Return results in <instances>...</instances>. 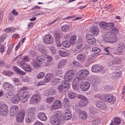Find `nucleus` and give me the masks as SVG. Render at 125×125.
Wrapping results in <instances>:
<instances>
[{
	"label": "nucleus",
	"instance_id": "09e8293b",
	"mask_svg": "<svg viewBox=\"0 0 125 125\" xmlns=\"http://www.w3.org/2000/svg\"><path fill=\"white\" fill-rule=\"evenodd\" d=\"M50 75V74H47L46 75L44 79L43 80L45 83L48 82L51 79Z\"/></svg>",
	"mask_w": 125,
	"mask_h": 125
},
{
	"label": "nucleus",
	"instance_id": "79ce46f5",
	"mask_svg": "<svg viewBox=\"0 0 125 125\" xmlns=\"http://www.w3.org/2000/svg\"><path fill=\"white\" fill-rule=\"evenodd\" d=\"M76 35H74L71 37V44L73 45L76 42Z\"/></svg>",
	"mask_w": 125,
	"mask_h": 125
},
{
	"label": "nucleus",
	"instance_id": "423d86ee",
	"mask_svg": "<svg viewBox=\"0 0 125 125\" xmlns=\"http://www.w3.org/2000/svg\"><path fill=\"white\" fill-rule=\"evenodd\" d=\"M17 63L19 66L24 70L28 72H31V70L30 66L27 64L23 61H18Z\"/></svg>",
	"mask_w": 125,
	"mask_h": 125
},
{
	"label": "nucleus",
	"instance_id": "49530a36",
	"mask_svg": "<svg viewBox=\"0 0 125 125\" xmlns=\"http://www.w3.org/2000/svg\"><path fill=\"white\" fill-rule=\"evenodd\" d=\"M89 111L90 113L95 115L97 113V109L94 107H91L89 108Z\"/></svg>",
	"mask_w": 125,
	"mask_h": 125
},
{
	"label": "nucleus",
	"instance_id": "c9c22d12",
	"mask_svg": "<svg viewBox=\"0 0 125 125\" xmlns=\"http://www.w3.org/2000/svg\"><path fill=\"white\" fill-rule=\"evenodd\" d=\"M59 52L60 55L62 57H65L69 55V54L67 52L62 50H60Z\"/></svg>",
	"mask_w": 125,
	"mask_h": 125
},
{
	"label": "nucleus",
	"instance_id": "37998d69",
	"mask_svg": "<svg viewBox=\"0 0 125 125\" xmlns=\"http://www.w3.org/2000/svg\"><path fill=\"white\" fill-rule=\"evenodd\" d=\"M63 36V34L61 32H59L55 34L54 38L55 40H58Z\"/></svg>",
	"mask_w": 125,
	"mask_h": 125
},
{
	"label": "nucleus",
	"instance_id": "f704fd0d",
	"mask_svg": "<svg viewBox=\"0 0 125 125\" xmlns=\"http://www.w3.org/2000/svg\"><path fill=\"white\" fill-rule=\"evenodd\" d=\"M61 30L62 31L65 32L70 30L69 26L68 25H64L61 27Z\"/></svg>",
	"mask_w": 125,
	"mask_h": 125
},
{
	"label": "nucleus",
	"instance_id": "412c9836",
	"mask_svg": "<svg viewBox=\"0 0 125 125\" xmlns=\"http://www.w3.org/2000/svg\"><path fill=\"white\" fill-rule=\"evenodd\" d=\"M117 40V38L116 35L113 32H111L109 42L113 43L115 42Z\"/></svg>",
	"mask_w": 125,
	"mask_h": 125
},
{
	"label": "nucleus",
	"instance_id": "e433bc0d",
	"mask_svg": "<svg viewBox=\"0 0 125 125\" xmlns=\"http://www.w3.org/2000/svg\"><path fill=\"white\" fill-rule=\"evenodd\" d=\"M62 44L64 47L68 48L70 46V42L67 41H63L62 42Z\"/></svg>",
	"mask_w": 125,
	"mask_h": 125
},
{
	"label": "nucleus",
	"instance_id": "4468645a",
	"mask_svg": "<svg viewBox=\"0 0 125 125\" xmlns=\"http://www.w3.org/2000/svg\"><path fill=\"white\" fill-rule=\"evenodd\" d=\"M25 115V111L23 110L20 111L16 117L18 122H21L23 119Z\"/></svg>",
	"mask_w": 125,
	"mask_h": 125
},
{
	"label": "nucleus",
	"instance_id": "4d7b16f0",
	"mask_svg": "<svg viewBox=\"0 0 125 125\" xmlns=\"http://www.w3.org/2000/svg\"><path fill=\"white\" fill-rule=\"evenodd\" d=\"M56 92L53 89H52L49 90L48 92V94L50 95H54L55 94Z\"/></svg>",
	"mask_w": 125,
	"mask_h": 125
},
{
	"label": "nucleus",
	"instance_id": "680f3d73",
	"mask_svg": "<svg viewBox=\"0 0 125 125\" xmlns=\"http://www.w3.org/2000/svg\"><path fill=\"white\" fill-rule=\"evenodd\" d=\"M44 73L43 72H41L39 73L37 75V77L39 79L42 78L44 76Z\"/></svg>",
	"mask_w": 125,
	"mask_h": 125
},
{
	"label": "nucleus",
	"instance_id": "f03ea898",
	"mask_svg": "<svg viewBox=\"0 0 125 125\" xmlns=\"http://www.w3.org/2000/svg\"><path fill=\"white\" fill-rule=\"evenodd\" d=\"M59 113L58 112L56 115L52 116L50 119V123L52 125H59L63 123L62 120L61 119Z\"/></svg>",
	"mask_w": 125,
	"mask_h": 125
},
{
	"label": "nucleus",
	"instance_id": "a211bd4d",
	"mask_svg": "<svg viewBox=\"0 0 125 125\" xmlns=\"http://www.w3.org/2000/svg\"><path fill=\"white\" fill-rule=\"evenodd\" d=\"M100 80L98 79L97 76H94L92 77L91 79L90 80V83L93 86H95L97 84L100 83Z\"/></svg>",
	"mask_w": 125,
	"mask_h": 125
},
{
	"label": "nucleus",
	"instance_id": "603ef678",
	"mask_svg": "<svg viewBox=\"0 0 125 125\" xmlns=\"http://www.w3.org/2000/svg\"><path fill=\"white\" fill-rule=\"evenodd\" d=\"M120 60L118 58H115L114 61L112 62V64L114 65L116 64H119L120 62Z\"/></svg>",
	"mask_w": 125,
	"mask_h": 125
},
{
	"label": "nucleus",
	"instance_id": "bb28decb",
	"mask_svg": "<svg viewBox=\"0 0 125 125\" xmlns=\"http://www.w3.org/2000/svg\"><path fill=\"white\" fill-rule=\"evenodd\" d=\"M3 87L5 90H8L11 89L14 86L12 84L8 82H5L3 84Z\"/></svg>",
	"mask_w": 125,
	"mask_h": 125
},
{
	"label": "nucleus",
	"instance_id": "052dcab7",
	"mask_svg": "<svg viewBox=\"0 0 125 125\" xmlns=\"http://www.w3.org/2000/svg\"><path fill=\"white\" fill-rule=\"evenodd\" d=\"M121 75V74L120 72H118L117 73L115 74L114 75H113V77L115 78V79L117 78L118 77H120Z\"/></svg>",
	"mask_w": 125,
	"mask_h": 125
},
{
	"label": "nucleus",
	"instance_id": "39448f33",
	"mask_svg": "<svg viewBox=\"0 0 125 125\" xmlns=\"http://www.w3.org/2000/svg\"><path fill=\"white\" fill-rule=\"evenodd\" d=\"M8 112V108L6 105L4 104H0V115L6 116Z\"/></svg>",
	"mask_w": 125,
	"mask_h": 125
},
{
	"label": "nucleus",
	"instance_id": "69168bd1",
	"mask_svg": "<svg viewBox=\"0 0 125 125\" xmlns=\"http://www.w3.org/2000/svg\"><path fill=\"white\" fill-rule=\"evenodd\" d=\"M55 41L57 47H60L62 46L61 42L59 40H55Z\"/></svg>",
	"mask_w": 125,
	"mask_h": 125
},
{
	"label": "nucleus",
	"instance_id": "ea45409f",
	"mask_svg": "<svg viewBox=\"0 0 125 125\" xmlns=\"http://www.w3.org/2000/svg\"><path fill=\"white\" fill-rule=\"evenodd\" d=\"M35 119L27 115L25 117L26 121L28 123H31Z\"/></svg>",
	"mask_w": 125,
	"mask_h": 125
},
{
	"label": "nucleus",
	"instance_id": "58836bf2",
	"mask_svg": "<svg viewBox=\"0 0 125 125\" xmlns=\"http://www.w3.org/2000/svg\"><path fill=\"white\" fill-rule=\"evenodd\" d=\"M66 60H62L60 61L58 65V67L59 69H61L65 65L66 63Z\"/></svg>",
	"mask_w": 125,
	"mask_h": 125
},
{
	"label": "nucleus",
	"instance_id": "0eeeda50",
	"mask_svg": "<svg viewBox=\"0 0 125 125\" xmlns=\"http://www.w3.org/2000/svg\"><path fill=\"white\" fill-rule=\"evenodd\" d=\"M91 70L94 73L101 72L103 73L105 71L104 69V67L100 66L98 64H95L93 65L92 67Z\"/></svg>",
	"mask_w": 125,
	"mask_h": 125
},
{
	"label": "nucleus",
	"instance_id": "de8ad7c7",
	"mask_svg": "<svg viewBox=\"0 0 125 125\" xmlns=\"http://www.w3.org/2000/svg\"><path fill=\"white\" fill-rule=\"evenodd\" d=\"M60 82V79L59 78H56L54 79L52 81V83L54 85H58Z\"/></svg>",
	"mask_w": 125,
	"mask_h": 125
},
{
	"label": "nucleus",
	"instance_id": "f3484780",
	"mask_svg": "<svg viewBox=\"0 0 125 125\" xmlns=\"http://www.w3.org/2000/svg\"><path fill=\"white\" fill-rule=\"evenodd\" d=\"M100 80L98 79L97 76H94L92 77L91 79L90 80V83L93 86H95L97 84L100 83Z\"/></svg>",
	"mask_w": 125,
	"mask_h": 125
},
{
	"label": "nucleus",
	"instance_id": "1a4fd4ad",
	"mask_svg": "<svg viewBox=\"0 0 125 125\" xmlns=\"http://www.w3.org/2000/svg\"><path fill=\"white\" fill-rule=\"evenodd\" d=\"M61 102L59 100L55 101L52 104L50 107V109L52 110H56L60 108L62 106Z\"/></svg>",
	"mask_w": 125,
	"mask_h": 125
},
{
	"label": "nucleus",
	"instance_id": "774afa93",
	"mask_svg": "<svg viewBox=\"0 0 125 125\" xmlns=\"http://www.w3.org/2000/svg\"><path fill=\"white\" fill-rule=\"evenodd\" d=\"M111 32H105L103 35L102 37L104 36L105 37H110V33Z\"/></svg>",
	"mask_w": 125,
	"mask_h": 125
},
{
	"label": "nucleus",
	"instance_id": "cd10ccee",
	"mask_svg": "<svg viewBox=\"0 0 125 125\" xmlns=\"http://www.w3.org/2000/svg\"><path fill=\"white\" fill-rule=\"evenodd\" d=\"M63 104L64 107L66 110H69L70 108L69 101V99L66 98H65L63 100Z\"/></svg>",
	"mask_w": 125,
	"mask_h": 125
},
{
	"label": "nucleus",
	"instance_id": "473e14b6",
	"mask_svg": "<svg viewBox=\"0 0 125 125\" xmlns=\"http://www.w3.org/2000/svg\"><path fill=\"white\" fill-rule=\"evenodd\" d=\"M86 59L85 56L83 54L80 53L77 56V59L79 61L83 62Z\"/></svg>",
	"mask_w": 125,
	"mask_h": 125
},
{
	"label": "nucleus",
	"instance_id": "0e129e2a",
	"mask_svg": "<svg viewBox=\"0 0 125 125\" xmlns=\"http://www.w3.org/2000/svg\"><path fill=\"white\" fill-rule=\"evenodd\" d=\"M22 80L24 82H29L30 81V78L29 77L26 76L23 78Z\"/></svg>",
	"mask_w": 125,
	"mask_h": 125
},
{
	"label": "nucleus",
	"instance_id": "a18cd8bd",
	"mask_svg": "<svg viewBox=\"0 0 125 125\" xmlns=\"http://www.w3.org/2000/svg\"><path fill=\"white\" fill-rule=\"evenodd\" d=\"M88 43L90 45H92L95 44L96 42L95 39L93 37L90 38V39H88Z\"/></svg>",
	"mask_w": 125,
	"mask_h": 125
},
{
	"label": "nucleus",
	"instance_id": "6ab92c4d",
	"mask_svg": "<svg viewBox=\"0 0 125 125\" xmlns=\"http://www.w3.org/2000/svg\"><path fill=\"white\" fill-rule=\"evenodd\" d=\"M18 111V106L16 105H12L10 108V113L11 116H13L16 114Z\"/></svg>",
	"mask_w": 125,
	"mask_h": 125
},
{
	"label": "nucleus",
	"instance_id": "5701e85b",
	"mask_svg": "<svg viewBox=\"0 0 125 125\" xmlns=\"http://www.w3.org/2000/svg\"><path fill=\"white\" fill-rule=\"evenodd\" d=\"M117 50L119 53L122 52L123 51H125V47L124 43H120L119 44L117 47Z\"/></svg>",
	"mask_w": 125,
	"mask_h": 125
},
{
	"label": "nucleus",
	"instance_id": "393cba45",
	"mask_svg": "<svg viewBox=\"0 0 125 125\" xmlns=\"http://www.w3.org/2000/svg\"><path fill=\"white\" fill-rule=\"evenodd\" d=\"M36 109L34 107L31 108L29 110L27 115L35 119V113Z\"/></svg>",
	"mask_w": 125,
	"mask_h": 125
},
{
	"label": "nucleus",
	"instance_id": "9d476101",
	"mask_svg": "<svg viewBox=\"0 0 125 125\" xmlns=\"http://www.w3.org/2000/svg\"><path fill=\"white\" fill-rule=\"evenodd\" d=\"M41 97L38 94H35L33 95L30 100V103L31 104L37 103L40 100Z\"/></svg>",
	"mask_w": 125,
	"mask_h": 125
},
{
	"label": "nucleus",
	"instance_id": "5fc2aeb1",
	"mask_svg": "<svg viewBox=\"0 0 125 125\" xmlns=\"http://www.w3.org/2000/svg\"><path fill=\"white\" fill-rule=\"evenodd\" d=\"M53 100V97H49L46 99V101L48 103H52Z\"/></svg>",
	"mask_w": 125,
	"mask_h": 125
},
{
	"label": "nucleus",
	"instance_id": "f257e3e1",
	"mask_svg": "<svg viewBox=\"0 0 125 125\" xmlns=\"http://www.w3.org/2000/svg\"><path fill=\"white\" fill-rule=\"evenodd\" d=\"M65 81L63 83L59 85L57 89L59 90H62L64 89H68L70 86V70L67 72L64 76Z\"/></svg>",
	"mask_w": 125,
	"mask_h": 125
},
{
	"label": "nucleus",
	"instance_id": "20e7f679",
	"mask_svg": "<svg viewBox=\"0 0 125 125\" xmlns=\"http://www.w3.org/2000/svg\"><path fill=\"white\" fill-rule=\"evenodd\" d=\"M77 98L79 99L78 103L79 106L81 107L84 106L88 104V103L87 98L82 95H77Z\"/></svg>",
	"mask_w": 125,
	"mask_h": 125
},
{
	"label": "nucleus",
	"instance_id": "aec40b11",
	"mask_svg": "<svg viewBox=\"0 0 125 125\" xmlns=\"http://www.w3.org/2000/svg\"><path fill=\"white\" fill-rule=\"evenodd\" d=\"M37 116L38 118L42 121H46L47 119V115L44 113L43 112L39 113Z\"/></svg>",
	"mask_w": 125,
	"mask_h": 125
},
{
	"label": "nucleus",
	"instance_id": "864d4df0",
	"mask_svg": "<svg viewBox=\"0 0 125 125\" xmlns=\"http://www.w3.org/2000/svg\"><path fill=\"white\" fill-rule=\"evenodd\" d=\"M109 47H107L106 48H104L103 50L106 52V53H104V54H107L109 55H111V54L109 52Z\"/></svg>",
	"mask_w": 125,
	"mask_h": 125
},
{
	"label": "nucleus",
	"instance_id": "72a5a7b5",
	"mask_svg": "<svg viewBox=\"0 0 125 125\" xmlns=\"http://www.w3.org/2000/svg\"><path fill=\"white\" fill-rule=\"evenodd\" d=\"M121 123V120L119 118L116 117L115 118L113 121H112V123L110 125H112L113 124L115 125H119Z\"/></svg>",
	"mask_w": 125,
	"mask_h": 125
},
{
	"label": "nucleus",
	"instance_id": "13d9d810",
	"mask_svg": "<svg viewBox=\"0 0 125 125\" xmlns=\"http://www.w3.org/2000/svg\"><path fill=\"white\" fill-rule=\"evenodd\" d=\"M32 66L35 68L40 67V65L36 62L34 61L32 63Z\"/></svg>",
	"mask_w": 125,
	"mask_h": 125
},
{
	"label": "nucleus",
	"instance_id": "6e6552de",
	"mask_svg": "<svg viewBox=\"0 0 125 125\" xmlns=\"http://www.w3.org/2000/svg\"><path fill=\"white\" fill-rule=\"evenodd\" d=\"M80 87L83 91H86L88 90L90 86V84L89 82L83 81L80 83Z\"/></svg>",
	"mask_w": 125,
	"mask_h": 125
},
{
	"label": "nucleus",
	"instance_id": "a878e982",
	"mask_svg": "<svg viewBox=\"0 0 125 125\" xmlns=\"http://www.w3.org/2000/svg\"><path fill=\"white\" fill-rule=\"evenodd\" d=\"M36 59L39 63H43L45 61V57L42 54H39L36 57Z\"/></svg>",
	"mask_w": 125,
	"mask_h": 125
},
{
	"label": "nucleus",
	"instance_id": "e2e57ef3",
	"mask_svg": "<svg viewBox=\"0 0 125 125\" xmlns=\"http://www.w3.org/2000/svg\"><path fill=\"white\" fill-rule=\"evenodd\" d=\"M22 61H23L24 62H27L29 61V58L27 56H25L24 57V58L22 59Z\"/></svg>",
	"mask_w": 125,
	"mask_h": 125
},
{
	"label": "nucleus",
	"instance_id": "ddd939ff",
	"mask_svg": "<svg viewBox=\"0 0 125 125\" xmlns=\"http://www.w3.org/2000/svg\"><path fill=\"white\" fill-rule=\"evenodd\" d=\"M30 94L28 92L25 91L23 92L21 94V102H26L30 96Z\"/></svg>",
	"mask_w": 125,
	"mask_h": 125
},
{
	"label": "nucleus",
	"instance_id": "bf43d9fd",
	"mask_svg": "<svg viewBox=\"0 0 125 125\" xmlns=\"http://www.w3.org/2000/svg\"><path fill=\"white\" fill-rule=\"evenodd\" d=\"M72 65L73 66V67H78L79 65V63L78 62L74 61L73 62Z\"/></svg>",
	"mask_w": 125,
	"mask_h": 125
},
{
	"label": "nucleus",
	"instance_id": "4c0bfd02",
	"mask_svg": "<svg viewBox=\"0 0 125 125\" xmlns=\"http://www.w3.org/2000/svg\"><path fill=\"white\" fill-rule=\"evenodd\" d=\"M92 122L93 125H98L101 122L100 119L98 118H95L92 121Z\"/></svg>",
	"mask_w": 125,
	"mask_h": 125
},
{
	"label": "nucleus",
	"instance_id": "2f4dec72",
	"mask_svg": "<svg viewBox=\"0 0 125 125\" xmlns=\"http://www.w3.org/2000/svg\"><path fill=\"white\" fill-rule=\"evenodd\" d=\"M12 68L15 72L20 75H24L26 73L24 72L18 68L16 66H13V67Z\"/></svg>",
	"mask_w": 125,
	"mask_h": 125
},
{
	"label": "nucleus",
	"instance_id": "2eb2a0df",
	"mask_svg": "<svg viewBox=\"0 0 125 125\" xmlns=\"http://www.w3.org/2000/svg\"><path fill=\"white\" fill-rule=\"evenodd\" d=\"M96 105L98 108L102 110H106L107 108L106 104L100 101H97Z\"/></svg>",
	"mask_w": 125,
	"mask_h": 125
},
{
	"label": "nucleus",
	"instance_id": "7c9ffc66",
	"mask_svg": "<svg viewBox=\"0 0 125 125\" xmlns=\"http://www.w3.org/2000/svg\"><path fill=\"white\" fill-rule=\"evenodd\" d=\"M83 47L81 44L76 46V50L74 51V53H80L83 50Z\"/></svg>",
	"mask_w": 125,
	"mask_h": 125
},
{
	"label": "nucleus",
	"instance_id": "c03bdc74",
	"mask_svg": "<svg viewBox=\"0 0 125 125\" xmlns=\"http://www.w3.org/2000/svg\"><path fill=\"white\" fill-rule=\"evenodd\" d=\"M92 51L94 52L95 54L97 55H99V53L100 52L101 50L100 49L97 47H94L92 49Z\"/></svg>",
	"mask_w": 125,
	"mask_h": 125
},
{
	"label": "nucleus",
	"instance_id": "6e6d98bb",
	"mask_svg": "<svg viewBox=\"0 0 125 125\" xmlns=\"http://www.w3.org/2000/svg\"><path fill=\"white\" fill-rule=\"evenodd\" d=\"M6 35L5 34H3L0 37V42H2L4 41L6 37Z\"/></svg>",
	"mask_w": 125,
	"mask_h": 125
},
{
	"label": "nucleus",
	"instance_id": "b1692460",
	"mask_svg": "<svg viewBox=\"0 0 125 125\" xmlns=\"http://www.w3.org/2000/svg\"><path fill=\"white\" fill-rule=\"evenodd\" d=\"M87 114L86 111L83 110L80 111L79 116L81 120H85L87 118Z\"/></svg>",
	"mask_w": 125,
	"mask_h": 125
},
{
	"label": "nucleus",
	"instance_id": "c756f323",
	"mask_svg": "<svg viewBox=\"0 0 125 125\" xmlns=\"http://www.w3.org/2000/svg\"><path fill=\"white\" fill-rule=\"evenodd\" d=\"M79 82L76 81L74 78L73 79V81L72 83V86L73 89L75 90H77L78 89L79 87Z\"/></svg>",
	"mask_w": 125,
	"mask_h": 125
},
{
	"label": "nucleus",
	"instance_id": "f8f14e48",
	"mask_svg": "<svg viewBox=\"0 0 125 125\" xmlns=\"http://www.w3.org/2000/svg\"><path fill=\"white\" fill-rule=\"evenodd\" d=\"M104 96L105 99L108 102L113 104L115 102V98L113 95L107 94Z\"/></svg>",
	"mask_w": 125,
	"mask_h": 125
},
{
	"label": "nucleus",
	"instance_id": "a19ab883",
	"mask_svg": "<svg viewBox=\"0 0 125 125\" xmlns=\"http://www.w3.org/2000/svg\"><path fill=\"white\" fill-rule=\"evenodd\" d=\"M107 23L105 21H101L99 23V26L104 29L107 30Z\"/></svg>",
	"mask_w": 125,
	"mask_h": 125
},
{
	"label": "nucleus",
	"instance_id": "dca6fc26",
	"mask_svg": "<svg viewBox=\"0 0 125 125\" xmlns=\"http://www.w3.org/2000/svg\"><path fill=\"white\" fill-rule=\"evenodd\" d=\"M90 31L92 36H95L98 34L99 30L97 26H92L90 28Z\"/></svg>",
	"mask_w": 125,
	"mask_h": 125
},
{
	"label": "nucleus",
	"instance_id": "7ed1b4c3",
	"mask_svg": "<svg viewBox=\"0 0 125 125\" xmlns=\"http://www.w3.org/2000/svg\"><path fill=\"white\" fill-rule=\"evenodd\" d=\"M89 73L87 69H82L79 71L77 74V76L74 78L75 80L77 82H80L81 80L86 78V76L88 75Z\"/></svg>",
	"mask_w": 125,
	"mask_h": 125
},
{
	"label": "nucleus",
	"instance_id": "338daca9",
	"mask_svg": "<svg viewBox=\"0 0 125 125\" xmlns=\"http://www.w3.org/2000/svg\"><path fill=\"white\" fill-rule=\"evenodd\" d=\"M103 38V41L105 42H109L110 37H105L104 36Z\"/></svg>",
	"mask_w": 125,
	"mask_h": 125
},
{
	"label": "nucleus",
	"instance_id": "c85d7f7f",
	"mask_svg": "<svg viewBox=\"0 0 125 125\" xmlns=\"http://www.w3.org/2000/svg\"><path fill=\"white\" fill-rule=\"evenodd\" d=\"M21 99L20 95L19 94H16L12 98V102L14 104L18 103Z\"/></svg>",
	"mask_w": 125,
	"mask_h": 125
},
{
	"label": "nucleus",
	"instance_id": "4be33fe9",
	"mask_svg": "<svg viewBox=\"0 0 125 125\" xmlns=\"http://www.w3.org/2000/svg\"><path fill=\"white\" fill-rule=\"evenodd\" d=\"M70 112L69 111L68 112H65V113L63 117L60 116L61 119L62 120V123L63 121V120H65L66 121L70 119Z\"/></svg>",
	"mask_w": 125,
	"mask_h": 125
},
{
	"label": "nucleus",
	"instance_id": "3c124183",
	"mask_svg": "<svg viewBox=\"0 0 125 125\" xmlns=\"http://www.w3.org/2000/svg\"><path fill=\"white\" fill-rule=\"evenodd\" d=\"M114 26V24L112 22L107 23V30L109 29L110 28H113Z\"/></svg>",
	"mask_w": 125,
	"mask_h": 125
},
{
	"label": "nucleus",
	"instance_id": "8fccbe9b",
	"mask_svg": "<svg viewBox=\"0 0 125 125\" xmlns=\"http://www.w3.org/2000/svg\"><path fill=\"white\" fill-rule=\"evenodd\" d=\"M2 73L8 76H10L13 73H12L10 71H4Z\"/></svg>",
	"mask_w": 125,
	"mask_h": 125
},
{
	"label": "nucleus",
	"instance_id": "9b49d317",
	"mask_svg": "<svg viewBox=\"0 0 125 125\" xmlns=\"http://www.w3.org/2000/svg\"><path fill=\"white\" fill-rule=\"evenodd\" d=\"M44 43L47 44H52L54 40L52 36L50 34L46 35L43 39Z\"/></svg>",
	"mask_w": 125,
	"mask_h": 125
}]
</instances>
